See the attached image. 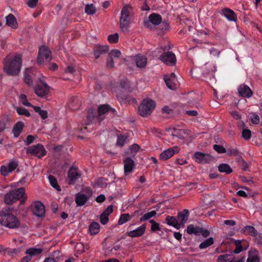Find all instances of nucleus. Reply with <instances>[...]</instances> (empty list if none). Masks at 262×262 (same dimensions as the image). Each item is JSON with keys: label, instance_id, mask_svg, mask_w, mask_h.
<instances>
[{"label": "nucleus", "instance_id": "412c9836", "mask_svg": "<svg viewBox=\"0 0 262 262\" xmlns=\"http://www.w3.org/2000/svg\"><path fill=\"white\" fill-rule=\"evenodd\" d=\"M145 229L146 226L142 225L135 230L128 231L126 234L128 236L131 237H140L144 234Z\"/></svg>", "mask_w": 262, "mask_h": 262}, {"label": "nucleus", "instance_id": "f3484780", "mask_svg": "<svg viewBox=\"0 0 262 262\" xmlns=\"http://www.w3.org/2000/svg\"><path fill=\"white\" fill-rule=\"evenodd\" d=\"M17 166V163L15 161L10 162L8 166H2L1 172L3 176H7L9 173L14 171Z\"/></svg>", "mask_w": 262, "mask_h": 262}, {"label": "nucleus", "instance_id": "49530a36", "mask_svg": "<svg viewBox=\"0 0 262 262\" xmlns=\"http://www.w3.org/2000/svg\"><path fill=\"white\" fill-rule=\"evenodd\" d=\"M127 137L125 135H120L118 137L117 145L122 146L126 142Z\"/></svg>", "mask_w": 262, "mask_h": 262}, {"label": "nucleus", "instance_id": "2eb2a0df", "mask_svg": "<svg viewBox=\"0 0 262 262\" xmlns=\"http://www.w3.org/2000/svg\"><path fill=\"white\" fill-rule=\"evenodd\" d=\"M35 76V71L33 68L27 69L24 72V80L29 86L33 84V79Z\"/></svg>", "mask_w": 262, "mask_h": 262}, {"label": "nucleus", "instance_id": "ea45409f", "mask_svg": "<svg viewBox=\"0 0 262 262\" xmlns=\"http://www.w3.org/2000/svg\"><path fill=\"white\" fill-rule=\"evenodd\" d=\"M96 8L93 4H88L85 7V12L88 15H93L96 12Z\"/></svg>", "mask_w": 262, "mask_h": 262}, {"label": "nucleus", "instance_id": "58836bf2", "mask_svg": "<svg viewBox=\"0 0 262 262\" xmlns=\"http://www.w3.org/2000/svg\"><path fill=\"white\" fill-rule=\"evenodd\" d=\"M244 231L245 233L250 235L251 236H255L257 235V231L252 226H247L245 227Z\"/></svg>", "mask_w": 262, "mask_h": 262}, {"label": "nucleus", "instance_id": "3c124183", "mask_svg": "<svg viewBox=\"0 0 262 262\" xmlns=\"http://www.w3.org/2000/svg\"><path fill=\"white\" fill-rule=\"evenodd\" d=\"M251 136V133L249 129H245L242 132V137L244 139L247 140H249Z\"/></svg>", "mask_w": 262, "mask_h": 262}, {"label": "nucleus", "instance_id": "a211bd4d", "mask_svg": "<svg viewBox=\"0 0 262 262\" xmlns=\"http://www.w3.org/2000/svg\"><path fill=\"white\" fill-rule=\"evenodd\" d=\"M80 176L81 173L76 168L71 167L68 172V178L70 180L69 184H74Z\"/></svg>", "mask_w": 262, "mask_h": 262}, {"label": "nucleus", "instance_id": "79ce46f5", "mask_svg": "<svg viewBox=\"0 0 262 262\" xmlns=\"http://www.w3.org/2000/svg\"><path fill=\"white\" fill-rule=\"evenodd\" d=\"M120 245H115L113 247H108L105 250V252L106 254H115L116 252L119 250L120 248Z\"/></svg>", "mask_w": 262, "mask_h": 262}, {"label": "nucleus", "instance_id": "20e7f679", "mask_svg": "<svg viewBox=\"0 0 262 262\" xmlns=\"http://www.w3.org/2000/svg\"><path fill=\"white\" fill-rule=\"evenodd\" d=\"M26 198L25 189L24 188L21 187L6 194L5 196V202L6 204H9L19 200L21 204H22L25 201Z\"/></svg>", "mask_w": 262, "mask_h": 262}, {"label": "nucleus", "instance_id": "6e6552de", "mask_svg": "<svg viewBox=\"0 0 262 262\" xmlns=\"http://www.w3.org/2000/svg\"><path fill=\"white\" fill-rule=\"evenodd\" d=\"M51 60V51L46 46L41 47L39 49L37 61L40 64L49 62Z\"/></svg>", "mask_w": 262, "mask_h": 262}, {"label": "nucleus", "instance_id": "473e14b6", "mask_svg": "<svg viewBox=\"0 0 262 262\" xmlns=\"http://www.w3.org/2000/svg\"><path fill=\"white\" fill-rule=\"evenodd\" d=\"M164 81L167 86L170 90H174L176 88L177 80L168 78L167 76H164Z\"/></svg>", "mask_w": 262, "mask_h": 262}, {"label": "nucleus", "instance_id": "603ef678", "mask_svg": "<svg viewBox=\"0 0 262 262\" xmlns=\"http://www.w3.org/2000/svg\"><path fill=\"white\" fill-rule=\"evenodd\" d=\"M121 52L120 50L118 49H114L112 50L110 53V57L112 58L114 57H119L121 55Z\"/></svg>", "mask_w": 262, "mask_h": 262}, {"label": "nucleus", "instance_id": "09e8293b", "mask_svg": "<svg viewBox=\"0 0 262 262\" xmlns=\"http://www.w3.org/2000/svg\"><path fill=\"white\" fill-rule=\"evenodd\" d=\"M119 35L118 33L110 35L107 39L110 43H116L118 41Z\"/></svg>", "mask_w": 262, "mask_h": 262}, {"label": "nucleus", "instance_id": "864d4df0", "mask_svg": "<svg viewBox=\"0 0 262 262\" xmlns=\"http://www.w3.org/2000/svg\"><path fill=\"white\" fill-rule=\"evenodd\" d=\"M196 229L193 225H189L187 227V232L189 234L196 233L197 232Z\"/></svg>", "mask_w": 262, "mask_h": 262}, {"label": "nucleus", "instance_id": "8fccbe9b", "mask_svg": "<svg viewBox=\"0 0 262 262\" xmlns=\"http://www.w3.org/2000/svg\"><path fill=\"white\" fill-rule=\"evenodd\" d=\"M149 222L151 224V230L156 232L160 230L159 224L152 220H150Z\"/></svg>", "mask_w": 262, "mask_h": 262}, {"label": "nucleus", "instance_id": "4be33fe9", "mask_svg": "<svg viewBox=\"0 0 262 262\" xmlns=\"http://www.w3.org/2000/svg\"><path fill=\"white\" fill-rule=\"evenodd\" d=\"M234 243L236 247L234 250L235 254H238L242 251L246 250L249 247L246 241L235 240Z\"/></svg>", "mask_w": 262, "mask_h": 262}, {"label": "nucleus", "instance_id": "0e129e2a", "mask_svg": "<svg viewBox=\"0 0 262 262\" xmlns=\"http://www.w3.org/2000/svg\"><path fill=\"white\" fill-rule=\"evenodd\" d=\"M35 138L34 136L32 135H28L26 138V144L29 145L31 144L33 140H34Z\"/></svg>", "mask_w": 262, "mask_h": 262}, {"label": "nucleus", "instance_id": "680f3d73", "mask_svg": "<svg viewBox=\"0 0 262 262\" xmlns=\"http://www.w3.org/2000/svg\"><path fill=\"white\" fill-rule=\"evenodd\" d=\"M113 206L110 205L108 206L106 209L102 213L103 214L108 216L109 215L113 212Z\"/></svg>", "mask_w": 262, "mask_h": 262}, {"label": "nucleus", "instance_id": "39448f33", "mask_svg": "<svg viewBox=\"0 0 262 262\" xmlns=\"http://www.w3.org/2000/svg\"><path fill=\"white\" fill-rule=\"evenodd\" d=\"M156 105L154 100L149 98L144 99L139 107V113L142 117H146L151 114Z\"/></svg>", "mask_w": 262, "mask_h": 262}, {"label": "nucleus", "instance_id": "9b49d317", "mask_svg": "<svg viewBox=\"0 0 262 262\" xmlns=\"http://www.w3.org/2000/svg\"><path fill=\"white\" fill-rule=\"evenodd\" d=\"M127 60L135 61L137 67L140 68L145 67L147 63V58L141 54H138L133 57H128Z\"/></svg>", "mask_w": 262, "mask_h": 262}, {"label": "nucleus", "instance_id": "f257e3e1", "mask_svg": "<svg viewBox=\"0 0 262 262\" xmlns=\"http://www.w3.org/2000/svg\"><path fill=\"white\" fill-rule=\"evenodd\" d=\"M93 109H90L89 111L87 118L90 122L95 120L101 121L105 117H113L116 115V111L114 108L111 107L107 104L100 105L98 108V115Z\"/></svg>", "mask_w": 262, "mask_h": 262}, {"label": "nucleus", "instance_id": "5fc2aeb1", "mask_svg": "<svg viewBox=\"0 0 262 262\" xmlns=\"http://www.w3.org/2000/svg\"><path fill=\"white\" fill-rule=\"evenodd\" d=\"M213 149L218 153H224L226 152L225 148L219 145H214Z\"/></svg>", "mask_w": 262, "mask_h": 262}, {"label": "nucleus", "instance_id": "c03bdc74", "mask_svg": "<svg viewBox=\"0 0 262 262\" xmlns=\"http://www.w3.org/2000/svg\"><path fill=\"white\" fill-rule=\"evenodd\" d=\"M19 101L20 103H21L24 105L26 106H31L32 107L33 105H31V104L28 102L27 96L25 94H21L19 97Z\"/></svg>", "mask_w": 262, "mask_h": 262}, {"label": "nucleus", "instance_id": "b1692460", "mask_svg": "<svg viewBox=\"0 0 262 262\" xmlns=\"http://www.w3.org/2000/svg\"><path fill=\"white\" fill-rule=\"evenodd\" d=\"M258 251L256 249H251L248 252L247 262H259Z\"/></svg>", "mask_w": 262, "mask_h": 262}, {"label": "nucleus", "instance_id": "aec40b11", "mask_svg": "<svg viewBox=\"0 0 262 262\" xmlns=\"http://www.w3.org/2000/svg\"><path fill=\"white\" fill-rule=\"evenodd\" d=\"M239 95L243 97L250 98L253 95V92L250 88L244 84H241L238 88Z\"/></svg>", "mask_w": 262, "mask_h": 262}, {"label": "nucleus", "instance_id": "69168bd1", "mask_svg": "<svg viewBox=\"0 0 262 262\" xmlns=\"http://www.w3.org/2000/svg\"><path fill=\"white\" fill-rule=\"evenodd\" d=\"M210 53L213 56H218L220 54V51L218 50L215 49L214 48H211V49H210Z\"/></svg>", "mask_w": 262, "mask_h": 262}, {"label": "nucleus", "instance_id": "f03ea898", "mask_svg": "<svg viewBox=\"0 0 262 262\" xmlns=\"http://www.w3.org/2000/svg\"><path fill=\"white\" fill-rule=\"evenodd\" d=\"M21 67V58L20 55H16L13 57L8 56L4 62V70L8 75L18 74Z\"/></svg>", "mask_w": 262, "mask_h": 262}, {"label": "nucleus", "instance_id": "a878e982", "mask_svg": "<svg viewBox=\"0 0 262 262\" xmlns=\"http://www.w3.org/2000/svg\"><path fill=\"white\" fill-rule=\"evenodd\" d=\"M134 166V161L130 158H127L124 160V173L127 175L132 172Z\"/></svg>", "mask_w": 262, "mask_h": 262}, {"label": "nucleus", "instance_id": "f8f14e48", "mask_svg": "<svg viewBox=\"0 0 262 262\" xmlns=\"http://www.w3.org/2000/svg\"><path fill=\"white\" fill-rule=\"evenodd\" d=\"M40 248H30L26 251V256L20 259L19 262H29L33 256L39 255L42 252Z\"/></svg>", "mask_w": 262, "mask_h": 262}, {"label": "nucleus", "instance_id": "c85d7f7f", "mask_svg": "<svg viewBox=\"0 0 262 262\" xmlns=\"http://www.w3.org/2000/svg\"><path fill=\"white\" fill-rule=\"evenodd\" d=\"M235 259V257L232 254H224L220 255L217 261V262H232Z\"/></svg>", "mask_w": 262, "mask_h": 262}, {"label": "nucleus", "instance_id": "2f4dec72", "mask_svg": "<svg viewBox=\"0 0 262 262\" xmlns=\"http://www.w3.org/2000/svg\"><path fill=\"white\" fill-rule=\"evenodd\" d=\"M166 221L167 222V224H168L169 225L173 226L178 229L180 228V226L179 225L178 222L176 217L171 216H167L166 217Z\"/></svg>", "mask_w": 262, "mask_h": 262}, {"label": "nucleus", "instance_id": "a18cd8bd", "mask_svg": "<svg viewBox=\"0 0 262 262\" xmlns=\"http://www.w3.org/2000/svg\"><path fill=\"white\" fill-rule=\"evenodd\" d=\"M16 110L19 115H24L26 117L30 116L29 112L25 108L18 107L16 108Z\"/></svg>", "mask_w": 262, "mask_h": 262}, {"label": "nucleus", "instance_id": "13d9d810", "mask_svg": "<svg viewBox=\"0 0 262 262\" xmlns=\"http://www.w3.org/2000/svg\"><path fill=\"white\" fill-rule=\"evenodd\" d=\"M38 0H28L27 2V5L29 7L31 8H34L36 7Z\"/></svg>", "mask_w": 262, "mask_h": 262}, {"label": "nucleus", "instance_id": "423d86ee", "mask_svg": "<svg viewBox=\"0 0 262 262\" xmlns=\"http://www.w3.org/2000/svg\"><path fill=\"white\" fill-rule=\"evenodd\" d=\"M131 8L128 5L124 6L122 9L120 18V27L121 30L126 32L128 31L130 24L129 15Z\"/></svg>", "mask_w": 262, "mask_h": 262}, {"label": "nucleus", "instance_id": "cd10ccee", "mask_svg": "<svg viewBox=\"0 0 262 262\" xmlns=\"http://www.w3.org/2000/svg\"><path fill=\"white\" fill-rule=\"evenodd\" d=\"M6 24L7 26L14 29L17 28L18 24L16 19L13 14H9L7 16H6Z\"/></svg>", "mask_w": 262, "mask_h": 262}, {"label": "nucleus", "instance_id": "774afa93", "mask_svg": "<svg viewBox=\"0 0 262 262\" xmlns=\"http://www.w3.org/2000/svg\"><path fill=\"white\" fill-rule=\"evenodd\" d=\"M232 116L236 119H239L241 118V115L235 111H232L230 113Z\"/></svg>", "mask_w": 262, "mask_h": 262}, {"label": "nucleus", "instance_id": "7ed1b4c3", "mask_svg": "<svg viewBox=\"0 0 262 262\" xmlns=\"http://www.w3.org/2000/svg\"><path fill=\"white\" fill-rule=\"evenodd\" d=\"M0 224L10 229L18 228L20 226L18 219L7 210L0 211Z\"/></svg>", "mask_w": 262, "mask_h": 262}, {"label": "nucleus", "instance_id": "37998d69", "mask_svg": "<svg viewBox=\"0 0 262 262\" xmlns=\"http://www.w3.org/2000/svg\"><path fill=\"white\" fill-rule=\"evenodd\" d=\"M156 213L157 212L155 210L146 213L140 218V221L141 222H144L145 221H146L151 218L152 217L155 216Z\"/></svg>", "mask_w": 262, "mask_h": 262}, {"label": "nucleus", "instance_id": "7c9ffc66", "mask_svg": "<svg viewBox=\"0 0 262 262\" xmlns=\"http://www.w3.org/2000/svg\"><path fill=\"white\" fill-rule=\"evenodd\" d=\"M24 124L22 122H17L14 126L13 132L15 137H17L21 132Z\"/></svg>", "mask_w": 262, "mask_h": 262}, {"label": "nucleus", "instance_id": "bb28decb", "mask_svg": "<svg viewBox=\"0 0 262 262\" xmlns=\"http://www.w3.org/2000/svg\"><path fill=\"white\" fill-rule=\"evenodd\" d=\"M223 15L229 21H235L236 20V15L230 9H224L223 10Z\"/></svg>", "mask_w": 262, "mask_h": 262}, {"label": "nucleus", "instance_id": "dca6fc26", "mask_svg": "<svg viewBox=\"0 0 262 262\" xmlns=\"http://www.w3.org/2000/svg\"><path fill=\"white\" fill-rule=\"evenodd\" d=\"M32 211L35 215L41 217L45 214V207L41 202H36L32 206Z\"/></svg>", "mask_w": 262, "mask_h": 262}, {"label": "nucleus", "instance_id": "6e6d98bb", "mask_svg": "<svg viewBox=\"0 0 262 262\" xmlns=\"http://www.w3.org/2000/svg\"><path fill=\"white\" fill-rule=\"evenodd\" d=\"M251 120L253 124H258L259 121V116L255 113H253L251 116Z\"/></svg>", "mask_w": 262, "mask_h": 262}, {"label": "nucleus", "instance_id": "1a4fd4ad", "mask_svg": "<svg viewBox=\"0 0 262 262\" xmlns=\"http://www.w3.org/2000/svg\"><path fill=\"white\" fill-rule=\"evenodd\" d=\"M193 160L201 164H206L212 162L214 158L208 154H205L202 152H195L193 156Z\"/></svg>", "mask_w": 262, "mask_h": 262}, {"label": "nucleus", "instance_id": "72a5a7b5", "mask_svg": "<svg viewBox=\"0 0 262 262\" xmlns=\"http://www.w3.org/2000/svg\"><path fill=\"white\" fill-rule=\"evenodd\" d=\"M150 22L154 25H158L161 21L162 18L160 15L153 13L149 16Z\"/></svg>", "mask_w": 262, "mask_h": 262}, {"label": "nucleus", "instance_id": "9d476101", "mask_svg": "<svg viewBox=\"0 0 262 262\" xmlns=\"http://www.w3.org/2000/svg\"><path fill=\"white\" fill-rule=\"evenodd\" d=\"M27 152L38 158H41L46 154L44 147L40 144L29 147Z\"/></svg>", "mask_w": 262, "mask_h": 262}, {"label": "nucleus", "instance_id": "338daca9", "mask_svg": "<svg viewBox=\"0 0 262 262\" xmlns=\"http://www.w3.org/2000/svg\"><path fill=\"white\" fill-rule=\"evenodd\" d=\"M105 197L103 194L99 195L96 198V201L98 203H102L105 201Z\"/></svg>", "mask_w": 262, "mask_h": 262}, {"label": "nucleus", "instance_id": "6ab92c4d", "mask_svg": "<svg viewBox=\"0 0 262 262\" xmlns=\"http://www.w3.org/2000/svg\"><path fill=\"white\" fill-rule=\"evenodd\" d=\"M189 214V211L187 209H184L182 212L178 213L177 221L180 226V228L183 227L184 225L186 223L188 219Z\"/></svg>", "mask_w": 262, "mask_h": 262}, {"label": "nucleus", "instance_id": "e433bc0d", "mask_svg": "<svg viewBox=\"0 0 262 262\" xmlns=\"http://www.w3.org/2000/svg\"><path fill=\"white\" fill-rule=\"evenodd\" d=\"M48 180L52 187H53L58 191H60L61 190L60 187L58 184L57 180L53 176H49L48 177Z\"/></svg>", "mask_w": 262, "mask_h": 262}, {"label": "nucleus", "instance_id": "ddd939ff", "mask_svg": "<svg viewBox=\"0 0 262 262\" xmlns=\"http://www.w3.org/2000/svg\"><path fill=\"white\" fill-rule=\"evenodd\" d=\"M179 151L180 148L178 146L169 148L161 153L160 158L162 160H166L173 156L174 154L178 153Z\"/></svg>", "mask_w": 262, "mask_h": 262}, {"label": "nucleus", "instance_id": "0eeeda50", "mask_svg": "<svg viewBox=\"0 0 262 262\" xmlns=\"http://www.w3.org/2000/svg\"><path fill=\"white\" fill-rule=\"evenodd\" d=\"M50 89V88L47 83L38 78L37 84L34 88V92L38 97H46L49 93Z\"/></svg>", "mask_w": 262, "mask_h": 262}, {"label": "nucleus", "instance_id": "4d7b16f0", "mask_svg": "<svg viewBox=\"0 0 262 262\" xmlns=\"http://www.w3.org/2000/svg\"><path fill=\"white\" fill-rule=\"evenodd\" d=\"M107 67L109 69H113L114 67V61L113 58L109 57L106 61Z\"/></svg>", "mask_w": 262, "mask_h": 262}, {"label": "nucleus", "instance_id": "c756f323", "mask_svg": "<svg viewBox=\"0 0 262 262\" xmlns=\"http://www.w3.org/2000/svg\"><path fill=\"white\" fill-rule=\"evenodd\" d=\"M89 231L92 235H95L100 231V225L95 222L91 223L89 226Z\"/></svg>", "mask_w": 262, "mask_h": 262}, {"label": "nucleus", "instance_id": "393cba45", "mask_svg": "<svg viewBox=\"0 0 262 262\" xmlns=\"http://www.w3.org/2000/svg\"><path fill=\"white\" fill-rule=\"evenodd\" d=\"M108 50L109 48L107 46H96L94 50L95 58H99L101 54L107 53Z\"/></svg>", "mask_w": 262, "mask_h": 262}, {"label": "nucleus", "instance_id": "f704fd0d", "mask_svg": "<svg viewBox=\"0 0 262 262\" xmlns=\"http://www.w3.org/2000/svg\"><path fill=\"white\" fill-rule=\"evenodd\" d=\"M219 170L221 172H224L229 174L232 172V169L227 164H221L218 167Z\"/></svg>", "mask_w": 262, "mask_h": 262}, {"label": "nucleus", "instance_id": "e2e57ef3", "mask_svg": "<svg viewBox=\"0 0 262 262\" xmlns=\"http://www.w3.org/2000/svg\"><path fill=\"white\" fill-rule=\"evenodd\" d=\"M121 85L122 88L127 89L128 86L130 85V82L128 80H124L121 82Z\"/></svg>", "mask_w": 262, "mask_h": 262}, {"label": "nucleus", "instance_id": "4c0bfd02", "mask_svg": "<svg viewBox=\"0 0 262 262\" xmlns=\"http://www.w3.org/2000/svg\"><path fill=\"white\" fill-rule=\"evenodd\" d=\"M34 111L39 114L42 119H46L48 117V113L45 110H41L39 106H32Z\"/></svg>", "mask_w": 262, "mask_h": 262}, {"label": "nucleus", "instance_id": "5701e85b", "mask_svg": "<svg viewBox=\"0 0 262 262\" xmlns=\"http://www.w3.org/2000/svg\"><path fill=\"white\" fill-rule=\"evenodd\" d=\"M91 192L88 195L84 194L82 193H78L76 195L75 201L78 206L83 205L91 196Z\"/></svg>", "mask_w": 262, "mask_h": 262}, {"label": "nucleus", "instance_id": "de8ad7c7", "mask_svg": "<svg viewBox=\"0 0 262 262\" xmlns=\"http://www.w3.org/2000/svg\"><path fill=\"white\" fill-rule=\"evenodd\" d=\"M139 149V146L138 144H134L132 145L127 150V153L130 155H135Z\"/></svg>", "mask_w": 262, "mask_h": 262}, {"label": "nucleus", "instance_id": "a19ab883", "mask_svg": "<svg viewBox=\"0 0 262 262\" xmlns=\"http://www.w3.org/2000/svg\"><path fill=\"white\" fill-rule=\"evenodd\" d=\"M130 219H131V217L128 213L122 214L121 215V216L119 219L118 223L120 225H122V224L125 223L126 222H127Z\"/></svg>", "mask_w": 262, "mask_h": 262}, {"label": "nucleus", "instance_id": "bf43d9fd", "mask_svg": "<svg viewBox=\"0 0 262 262\" xmlns=\"http://www.w3.org/2000/svg\"><path fill=\"white\" fill-rule=\"evenodd\" d=\"M108 216L102 213L100 215V222L103 225L106 224L108 221Z\"/></svg>", "mask_w": 262, "mask_h": 262}, {"label": "nucleus", "instance_id": "4468645a", "mask_svg": "<svg viewBox=\"0 0 262 262\" xmlns=\"http://www.w3.org/2000/svg\"><path fill=\"white\" fill-rule=\"evenodd\" d=\"M160 60L168 65H173L176 62L175 55L170 52L163 54L160 57Z\"/></svg>", "mask_w": 262, "mask_h": 262}, {"label": "nucleus", "instance_id": "c9c22d12", "mask_svg": "<svg viewBox=\"0 0 262 262\" xmlns=\"http://www.w3.org/2000/svg\"><path fill=\"white\" fill-rule=\"evenodd\" d=\"M214 243V240L212 237H209L202 242L200 245L199 248L201 249H204L210 246Z\"/></svg>", "mask_w": 262, "mask_h": 262}, {"label": "nucleus", "instance_id": "052dcab7", "mask_svg": "<svg viewBox=\"0 0 262 262\" xmlns=\"http://www.w3.org/2000/svg\"><path fill=\"white\" fill-rule=\"evenodd\" d=\"M75 249L76 250L79 252L80 253H81L84 251V246L81 243H77L75 246Z\"/></svg>", "mask_w": 262, "mask_h": 262}]
</instances>
